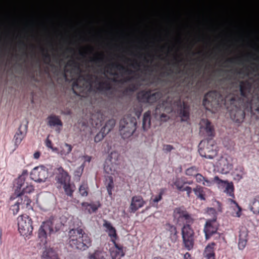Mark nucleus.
I'll return each instance as SVG.
<instances>
[{"mask_svg": "<svg viewBox=\"0 0 259 259\" xmlns=\"http://www.w3.org/2000/svg\"><path fill=\"white\" fill-rule=\"evenodd\" d=\"M238 90L239 94L245 101L239 100L235 102L234 99L231 100V104H234L230 111L231 118L234 122L242 123L245 118L246 112H251L255 96L252 94V84L248 80H239Z\"/></svg>", "mask_w": 259, "mask_h": 259, "instance_id": "obj_1", "label": "nucleus"}, {"mask_svg": "<svg viewBox=\"0 0 259 259\" xmlns=\"http://www.w3.org/2000/svg\"><path fill=\"white\" fill-rule=\"evenodd\" d=\"M170 88V91L174 92L179 98H180L182 96L190 91L194 81L192 76H178L174 78ZM177 106L180 116L186 119L189 118L190 106L188 103L184 101L182 102L181 99H179Z\"/></svg>", "mask_w": 259, "mask_h": 259, "instance_id": "obj_2", "label": "nucleus"}, {"mask_svg": "<svg viewBox=\"0 0 259 259\" xmlns=\"http://www.w3.org/2000/svg\"><path fill=\"white\" fill-rule=\"evenodd\" d=\"M68 236V245L73 249L84 251L92 245L91 237L81 228L70 229Z\"/></svg>", "mask_w": 259, "mask_h": 259, "instance_id": "obj_3", "label": "nucleus"}, {"mask_svg": "<svg viewBox=\"0 0 259 259\" xmlns=\"http://www.w3.org/2000/svg\"><path fill=\"white\" fill-rule=\"evenodd\" d=\"M93 77L95 78L96 84L95 88L99 92L105 93L112 89V85L107 80L98 81V77L91 74H87L85 76L79 75L78 78L73 82V88L75 89L80 88L83 90L87 84L89 83L90 85L93 83Z\"/></svg>", "mask_w": 259, "mask_h": 259, "instance_id": "obj_4", "label": "nucleus"}, {"mask_svg": "<svg viewBox=\"0 0 259 259\" xmlns=\"http://www.w3.org/2000/svg\"><path fill=\"white\" fill-rule=\"evenodd\" d=\"M106 68L107 70L105 72L112 75H117L116 72L112 71L113 69L118 70L122 74L127 75L123 80V81L125 82H131L139 77L135 70L119 63H111L108 64Z\"/></svg>", "mask_w": 259, "mask_h": 259, "instance_id": "obj_5", "label": "nucleus"}, {"mask_svg": "<svg viewBox=\"0 0 259 259\" xmlns=\"http://www.w3.org/2000/svg\"><path fill=\"white\" fill-rule=\"evenodd\" d=\"M137 119L132 115H126L120 120L119 132L122 138L127 139L133 135L136 129Z\"/></svg>", "mask_w": 259, "mask_h": 259, "instance_id": "obj_6", "label": "nucleus"}, {"mask_svg": "<svg viewBox=\"0 0 259 259\" xmlns=\"http://www.w3.org/2000/svg\"><path fill=\"white\" fill-rule=\"evenodd\" d=\"M174 221L180 226H191L194 222V219L184 207H176L174 210Z\"/></svg>", "mask_w": 259, "mask_h": 259, "instance_id": "obj_7", "label": "nucleus"}, {"mask_svg": "<svg viewBox=\"0 0 259 259\" xmlns=\"http://www.w3.org/2000/svg\"><path fill=\"white\" fill-rule=\"evenodd\" d=\"M55 221L56 220L53 218H50L44 222L38 230V236L44 244L47 243V235L54 233L59 229L56 225L54 226Z\"/></svg>", "mask_w": 259, "mask_h": 259, "instance_id": "obj_8", "label": "nucleus"}, {"mask_svg": "<svg viewBox=\"0 0 259 259\" xmlns=\"http://www.w3.org/2000/svg\"><path fill=\"white\" fill-rule=\"evenodd\" d=\"M162 95V93L159 91L143 90L138 93L137 99L141 103L152 105L157 102L161 98Z\"/></svg>", "mask_w": 259, "mask_h": 259, "instance_id": "obj_9", "label": "nucleus"}, {"mask_svg": "<svg viewBox=\"0 0 259 259\" xmlns=\"http://www.w3.org/2000/svg\"><path fill=\"white\" fill-rule=\"evenodd\" d=\"M223 100L221 94L216 91H211L206 93L204 97L202 104L207 110L216 108Z\"/></svg>", "mask_w": 259, "mask_h": 259, "instance_id": "obj_10", "label": "nucleus"}, {"mask_svg": "<svg viewBox=\"0 0 259 259\" xmlns=\"http://www.w3.org/2000/svg\"><path fill=\"white\" fill-rule=\"evenodd\" d=\"M182 237L184 247L188 250H192L194 245V231L191 226L186 225L182 227Z\"/></svg>", "mask_w": 259, "mask_h": 259, "instance_id": "obj_11", "label": "nucleus"}, {"mask_svg": "<svg viewBox=\"0 0 259 259\" xmlns=\"http://www.w3.org/2000/svg\"><path fill=\"white\" fill-rule=\"evenodd\" d=\"M18 230L21 235L27 236L33 231L32 221L26 214H22L17 218Z\"/></svg>", "mask_w": 259, "mask_h": 259, "instance_id": "obj_12", "label": "nucleus"}, {"mask_svg": "<svg viewBox=\"0 0 259 259\" xmlns=\"http://www.w3.org/2000/svg\"><path fill=\"white\" fill-rule=\"evenodd\" d=\"M210 140H202L199 145L198 152L201 156L207 159H213L217 155L214 146Z\"/></svg>", "mask_w": 259, "mask_h": 259, "instance_id": "obj_13", "label": "nucleus"}, {"mask_svg": "<svg viewBox=\"0 0 259 259\" xmlns=\"http://www.w3.org/2000/svg\"><path fill=\"white\" fill-rule=\"evenodd\" d=\"M15 187V195H19L20 194L25 195V193H30L34 190L33 185L25 182L24 176L23 175L20 176L16 180Z\"/></svg>", "mask_w": 259, "mask_h": 259, "instance_id": "obj_14", "label": "nucleus"}, {"mask_svg": "<svg viewBox=\"0 0 259 259\" xmlns=\"http://www.w3.org/2000/svg\"><path fill=\"white\" fill-rule=\"evenodd\" d=\"M48 177V170L44 166L34 167L30 173L31 178L35 182H45Z\"/></svg>", "mask_w": 259, "mask_h": 259, "instance_id": "obj_15", "label": "nucleus"}, {"mask_svg": "<svg viewBox=\"0 0 259 259\" xmlns=\"http://www.w3.org/2000/svg\"><path fill=\"white\" fill-rule=\"evenodd\" d=\"M213 181L217 184L219 189L225 188L224 190L225 193L233 198L234 197V187L232 182H229L228 181L222 180L217 176L214 177Z\"/></svg>", "mask_w": 259, "mask_h": 259, "instance_id": "obj_16", "label": "nucleus"}, {"mask_svg": "<svg viewBox=\"0 0 259 259\" xmlns=\"http://www.w3.org/2000/svg\"><path fill=\"white\" fill-rule=\"evenodd\" d=\"M213 181L217 184L219 189L225 188L224 190L225 193L233 198L234 197V187L232 182H229L228 181L222 180L217 176L214 177Z\"/></svg>", "mask_w": 259, "mask_h": 259, "instance_id": "obj_17", "label": "nucleus"}, {"mask_svg": "<svg viewBox=\"0 0 259 259\" xmlns=\"http://www.w3.org/2000/svg\"><path fill=\"white\" fill-rule=\"evenodd\" d=\"M117 154L112 152L106 159L104 163V169L106 173L114 175L117 168L118 163L115 159Z\"/></svg>", "mask_w": 259, "mask_h": 259, "instance_id": "obj_18", "label": "nucleus"}, {"mask_svg": "<svg viewBox=\"0 0 259 259\" xmlns=\"http://www.w3.org/2000/svg\"><path fill=\"white\" fill-rule=\"evenodd\" d=\"M218 224L216 219L207 220L204 227V232L206 240L209 239L213 234L217 232Z\"/></svg>", "mask_w": 259, "mask_h": 259, "instance_id": "obj_19", "label": "nucleus"}, {"mask_svg": "<svg viewBox=\"0 0 259 259\" xmlns=\"http://www.w3.org/2000/svg\"><path fill=\"white\" fill-rule=\"evenodd\" d=\"M145 204L146 201L141 195L134 196L131 199L129 211L131 213H135L139 209L143 207Z\"/></svg>", "mask_w": 259, "mask_h": 259, "instance_id": "obj_20", "label": "nucleus"}, {"mask_svg": "<svg viewBox=\"0 0 259 259\" xmlns=\"http://www.w3.org/2000/svg\"><path fill=\"white\" fill-rule=\"evenodd\" d=\"M56 177L55 179L57 183L61 185L69 182L70 177L68 173L65 171L62 167L60 166L55 169Z\"/></svg>", "mask_w": 259, "mask_h": 259, "instance_id": "obj_21", "label": "nucleus"}, {"mask_svg": "<svg viewBox=\"0 0 259 259\" xmlns=\"http://www.w3.org/2000/svg\"><path fill=\"white\" fill-rule=\"evenodd\" d=\"M103 227L105 228V231L108 233L111 241L113 243H115V240L118 238L115 228L112 225L110 222L106 220H103Z\"/></svg>", "mask_w": 259, "mask_h": 259, "instance_id": "obj_22", "label": "nucleus"}, {"mask_svg": "<svg viewBox=\"0 0 259 259\" xmlns=\"http://www.w3.org/2000/svg\"><path fill=\"white\" fill-rule=\"evenodd\" d=\"M248 232L246 228H242L239 231L238 248L243 250L246 246L248 241Z\"/></svg>", "mask_w": 259, "mask_h": 259, "instance_id": "obj_23", "label": "nucleus"}, {"mask_svg": "<svg viewBox=\"0 0 259 259\" xmlns=\"http://www.w3.org/2000/svg\"><path fill=\"white\" fill-rule=\"evenodd\" d=\"M81 206L85 212L89 214H92L98 210L101 206V203L99 201L93 203L83 202L81 203Z\"/></svg>", "mask_w": 259, "mask_h": 259, "instance_id": "obj_24", "label": "nucleus"}, {"mask_svg": "<svg viewBox=\"0 0 259 259\" xmlns=\"http://www.w3.org/2000/svg\"><path fill=\"white\" fill-rule=\"evenodd\" d=\"M18 197V204H19L22 208H32L30 203L31 200L27 195L23 194H20L19 195H16Z\"/></svg>", "mask_w": 259, "mask_h": 259, "instance_id": "obj_25", "label": "nucleus"}, {"mask_svg": "<svg viewBox=\"0 0 259 259\" xmlns=\"http://www.w3.org/2000/svg\"><path fill=\"white\" fill-rule=\"evenodd\" d=\"M115 247L111 250L110 254L112 259H120L122 256H124L122 246L118 244L115 242L113 243Z\"/></svg>", "mask_w": 259, "mask_h": 259, "instance_id": "obj_26", "label": "nucleus"}, {"mask_svg": "<svg viewBox=\"0 0 259 259\" xmlns=\"http://www.w3.org/2000/svg\"><path fill=\"white\" fill-rule=\"evenodd\" d=\"M214 242L209 243L205 247L203 255L206 259H215Z\"/></svg>", "mask_w": 259, "mask_h": 259, "instance_id": "obj_27", "label": "nucleus"}, {"mask_svg": "<svg viewBox=\"0 0 259 259\" xmlns=\"http://www.w3.org/2000/svg\"><path fill=\"white\" fill-rule=\"evenodd\" d=\"M203 121L205 123V126H201V130H202V129H204L205 132L206 136L211 137H214V130L213 125H211V122L207 119L203 120Z\"/></svg>", "mask_w": 259, "mask_h": 259, "instance_id": "obj_28", "label": "nucleus"}, {"mask_svg": "<svg viewBox=\"0 0 259 259\" xmlns=\"http://www.w3.org/2000/svg\"><path fill=\"white\" fill-rule=\"evenodd\" d=\"M166 230L169 233V238L172 242H176L178 239V232L176 227L170 224L165 225Z\"/></svg>", "mask_w": 259, "mask_h": 259, "instance_id": "obj_29", "label": "nucleus"}, {"mask_svg": "<svg viewBox=\"0 0 259 259\" xmlns=\"http://www.w3.org/2000/svg\"><path fill=\"white\" fill-rule=\"evenodd\" d=\"M21 125L20 126L18 131L16 132L14 137L15 145L16 147H18L20 144L23 139L26 136V133L22 132L21 130Z\"/></svg>", "mask_w": 259, "mask_h": 259, "instance_id": "obj_30", "label": "nucleus"}, {"mask_svg": "<svg viewBox=\"0 0 259 259\" xmlns=\"http://www.w3.org/2000/svg\"><path fill=\"white\" fill-rule=\"evenodd\" d=\"M48 125L50 126H55L57 125L62 126L63 125L62 122L58 116L51 115L48 117Z\"/></svg>", "mask_w": 259, "mask_h": 259, "instance_id": "obj_31", "label": "nucleus"}, {"mask_svg": "<svg viewBox=\"0 0 259 259\" xmlns=\"http://www.w3.org/2000/svg\"><path fill=\"white\" fill-rule=\"evenodd\" d=\"M204 189H207L200 185H197L196 187L193 189L197 197L201 200H205V194L204 191Z\"/></svg>", "mask_w": 259, "mask_h": 259, "instance_id": "obj_32", "label": "nucleus"}, {"mask_svg": "<svg viewBox=\"0 0 259 259\" xmlns=\"http://www.w3.org/2000/svg\"><path fill=\"white\" fill-rule=\"evenodd\" d=\"M42 259H59V257L52 248H48L44 251Z\"/></svg>", "mask_w": 259, "mask_h": 259, "instance_id": "obj_33", "label": "nucleus"}, {"mask_svg": "<svg viewBox=\"0 0 259 259\" xmlns=\"http://www.w3.org/2000/svg\"><path fill=\"white\" fill-rule=\"evenodd\" d=\"M151 125V112L147 111L144 114L142 122V127L144 130L146 131Z\"/></svg>", "mask_w": 259, "mask_h": 259, "instance_id": "obj_34", "label": "nucleus"}, {"mask_svg": "<svg viewBox=\"0 0 259 259\" xmlns=\"http://www.w3.org/2000/svg\"><path fill=\"white\" fill-rule=\"evenodd\" d=\"M250 210L254 214H259V195L256 196L253 198L250 205Z\"/></svg>", "mask_w": 259, "mask_h": 259, "instance_id": "obj_35", "label": "nucleus"}, {"mask_svg": "<svg viewBox=\"0 0 259 259\" xmlns=\"http://www.w3.org/2000/svg\"><path fill=\"white\" fill-rule=\"evenodd\" d=\"M63 185V188L67 196L72 197L73 196V193L75 190L74 185L70 184L69 182H67L65 184H62Z\"/></svg>", "mask_w": 259, "mask_h": 259, "instance_id": "obj_36", "label": "nucleus"}, {"mask_svg": "<svg viewBox=\"0 0 259 259\" xmlns=\"http://www.w3.org/2000/svg\"><path fill=\"white\" fill-rule=\"evenodd\" d=\"M115 124V120L114 119H109L102 128V131H105L107 134L109 133L114 127Z\"/></svg>", "mask_w": 259, "mask_h": 259, "instance_id": "obj_37", "label": "nucleus"}, {"mask_svg": "<svg viewBox=\"0 0 259 259\" xmlns=\"http://www.w3.org/2000/svg\"><path fill=\"white\" fill-rule=\"evenodd\" d=\"M174 185L178 190L181 192L185 187V181L182 178H177L174 182Z\"/></svg>", "mask_w": 259, "mask_h": 259, "instance_id": "obj_38", "label": "nucleus"}, {"mask_svg": "<svg viewBox=\"0 0 259 259\" xmlns=\"http://www.w3.org/2000/svg\"><path fill=\"white\" fill-rule=\"evenodd\" d=\"M106 181L108 182L106 185L108 193L110 196H111L112 194V190L114 188L113 178L112 176H108L106 178Z\"/></svg>", "mask_w": 259, "mask_h": 259, "instance_id": "obj_39", "label": "nucleus"}, {"mask_svg": "<svg viewBox=\"0 0 259 259\" xmlns=\"http://www.w3.org/2000/svg\"><path fill=\"white\" fill-rule=\"evenodd\" d=\"M105 253L100 250H95V252L91 254L89 259H105Z\"/></svg>", "mask_w": 259, "mask_h": 259, "instance_id": "obj_40", "label": "nucleus"}, {"mask_svg": "<svg viewBox=\"0 0 259 259\" xmlns=\"http://www.w3.org/2000/svg\"><path fill=\"white\" fill-rule=\"evenodd\" d=\"M198 172V168L193 166L187 168L185 170V175L190 177H194Z\"/></svg>", "mask_w": 259, "mask_h": 259, "instance_id": "obj_41", "label": "nucleus"}, {"mask_svg": "<svg viewBox=\"0 0 259 259\" xmlns=\"http://www.w3.org/2000/svg\"><path fill=\"white\" fill-rule=\"evenodd\" d=\"M72 147L71 145L65 143L62 147L61 154L66 156L68 155L72 151Z\"/></svg>", "mask_w": 259, "mask_h": 259, "instance_id": "obj_42", "label": "nucleus"}, {"mask_svg": "<svg viewBox=\"0 0 259 259\" xmlns=\"http://www.w3.org/2000/svg\"><path fill=\"white\" fill-rule=\"evenodd\" d=\"M166 191L165 188H161L159 190V194L156 196L153 199L151 198L152 203L153 205H154L155 203H157L162 199V196Z\"/></svg>", "mask_w": 259, "mask_h": 259, "instance_id": "obj_43", "label": "nucleus"}, {"mask_svg": "<svg viewBox=\"0 0 259 259\" xmlns=\"http://www.w3.org/2000/svg\"><path fill=\"white\" fill-rule=\"evenodd\" d=\"M89 187L87 183L82 184L79 188V193L81 196L86 197L88 195Z\"/></svg>", "mask_w": 259, "mask_h": 259, "instance_id": "obj_44", "label": "nucleus"}, {"mask_svg": "<svg viewBox=\"0 0 259 259\" xmlns=\"http://www.w3.org/2000/svg\"><path fill=\"white\" fill-rule=\"evenodd\" d=\"M96 117L97 118V121H95L96 125L97 126L101 125L103 124V122L104 121L103 114L100 112L97 113L96 114L93 115L91 119L92 120H94V118Z\"/></svg>", "mask_w": 259, "mask_h": 259, "instance_id": "obj_45", "label": "nucleus"}, {"mask_svg": "<svg viewBox=\"0 0 259 259\" xmlns=\"http://www.w3.org/2000/svg\"><path fill=\"white\" fill-rule=\"evenodd\" d=\"M90 61L94 63L97 65L99 66L100 64L101 63H103L104 62L103 55L102 54L100 55V56L95 57L92 58L90 60Z\"/></svg>", "mask_w": 259, "mask_h": 259, "instance_id": "obj_46", "label": "nucleus"}, {"mask_svg": "<svg viewBox=\"0 0 259 259\" xmlns=\"http://www.w3.org/2000/svg\"><path fill=\"white\" fill-rule=\"evenodd\" d=\"M107 134V133H106L105 131H102V128H101V131L99 133H98L95 137L94 141L96 143L99 142L100 141L103 139V138Z\"/></svg>", "mask_w": 259, "mask_h": 259, "instance_id": "obj_47", "label": "nucleus"}, {"mask_svg": "<svg viewBox=\"0 0 259 259\" xmlns=\"http://www.w3.org/2000/svg\"><path fill=\"white\" fill-rule=\"evenodd\" d=\"M84 166L82 165L79 167H78L74 171V177L76 179L79 180L80 177L82 175L83 170Z\"/></svg>", "mask_w": 259, "mask_h": 259, "instance_id": "obj_48", "label": "nucleus"}, {"mask_svg": "<svg viewBox=\"0 0 259 259\" xmlns=\"http://www.w3.org/2000/svg\"><path fill=\"white\" fill-rule=\"evenodd\" d=\"M66 66H70L73 67L77 70H80V67L78 63L74 60H69L66 64Z\"/></svg>", "mask_w": 259, "mask_h": 259, "instance_id": "obj_49", "label": "nucleus"}, {"mask_svg": "<svg viewBox=\"0 0 259 259\" xmlns=\"http://www.w3.org/2000/svg\"><path fill=\"white\" fill-rule=\"evenodd\" d=\"M42 57H43L44 61L46 64H49L52 67H55L53 64H50L51 56L49 53H46L45 54H43Z\"/></svg>", "mask_w": 259, "mask_h": 259, "instance_id": "obj_50", "label": "nucleus"}, {"mask_svg": "<svg viewBox=\"0 0 259 259\" xmlns=\"http://www.w3.org/2000/svg\"><path fill=\"white\" fill-rule=\"evenodd\" d=\"M241 58H228L225 60L224 62V63H237L238 64H242L241 62Z\"/></svg>", "mask_w": 259, "mask_h": 259, "instance_id": "obj_51", "label": "nucleus"}, {"mask_svg": "<svg viewBox=\"0 0 259 259\" xmlns=\"http://www.w3.org/2000/svg\"><path fill=\"white\" fill-rule=\"evenodd\" d=\"M20 206H21L19 204H18L17 201L14 205H12L11 209L13 211V213L14 215L17 214L18 212H19L20 209Z\"/></svg>", "mask_w": 259, "mask_h": 259, "instance_id": "obj_52", "label": "nucleus"}, {"mask_svg": "<svg viewBox=\"0 0 259 259\" xmlns=\"http://www.w3.org/2000/svg\"><path fill=\"white\" fill-rule=\"evenodd\" d=\"M194 177L196 179V182L198 183H202L205 178L201 174L198 173V172Z\"/></svg>", "mask_w": 259, "mask_h": 259, "instance_id": "obj_53", "label": "nucleus"}, {"mask_svg": "<svg viewBox=\"0 0 259 259\" xmlns=\"http://www.w3.org/2000/svg\"><path fill=\"white\" fill-rule=\"evenodd\" d=\"M173 149H174V147L171 145L166 144L163 145V150L164 152H170Z\"/></svg>", "mask_w": 259, "mask_h": 259, "instance_id": "obj_54", "label": "nucleus"}, {"mask_svg": "<svg viewBox=\"0 0 259 259\" xmlns=\"http://www.w3.org/2000/svg\"><path fill=\"white\" fill-rule=\"evenodd\" d=\"M193 191V189L190 186H186L183 189L182 192L186 191L187 193V196L188 197H190L191 194Z\"/></svg>", "mask_w": 259, "mask_h": 259, "instance_id": "obj_55", "label": "nucleus"}, {"mask_svg": "<svg viewBox=\"0 0 259 259\" xmlns=\"http://www.w3.org/2000/svg\"><path fill=\"white\" fill-rule=\"evenodd\" d=\"M138 88V85L134 83H130L128 86V90L132 92L136 91Z\"/></svg>", "mask_w": 259, "mask_h": 259, "instance_id": "obj_56", "label": "nucleus"}, {"mask_svg": "<svg viewBox=\"0 0 259 259\" xmlns=\"http://www.w3.org/2000/svg\"><path fill=\"white\" fill-rule=\"evenodd\" d=\"M134 69L139 68L141 65V63L136 60H133L132 63L130 65Z\"/></svg>", "mask_w": 259, "mask_h": 259, "instance_id": "obj_57", "label": "nucleus"}, {"mask_svg": "<svg viewBox=\"0 0 259 259\" xmlns=\"http://www.w3.org/2000/svg\"><path fill=\"white\" fill-rule=\"evenodd\" d=\"M45 145L46 146L49 148H50L51 149H52L53 150H54V149H53V144H52V142L51 141V140H50L49 139V138L48 137L47 138V139L46 140V141H45Z\"/></svg>", "mask_w": 259, "mask_h": 259, "instance_id": "obj_58", "label": "nucleus"}, {"mask_svg": "<svg viewBox=\"0 0 259 259\" xmlns=\"http://www.w3.org/2000/svg\"><path fill=\"white\" fill-rule=\"evenodd\" d=\"M202 184L204 186H206L207 187H210L212 185V182L207 179L206 178H205V180L203 182Z\"/></svg>", "mask_w": 259, "mask_h": 259, "instance_id": "obj_59", "label": "nucleus"}, {"mask_svg": "<svg viewBox=\"0 0 259 259\" xmlns=\"http://www.w3.org/2000/svg\"><path fill=\"white\" fill-rule=\"evenodd\" d=\"M234 73H236L237 74H244L246 75H248L249 74L248 72L245 73L244 71L242 69H236L234 70Z\"/></svg>", "mask_w": 259, "mask_h": 259, "instance_id": "obj_60", "label": "nucleus"}, {"mask_svg": "<svg viewBox=\"0 0 259 259\" xmlns=\"http://www.w3.org/2000/svg\"><path fill=\"white\" fill-rule=\"evenodd\" d=\"M231 169V165L227 164L226 167L222 168V172L223 173L226 174L229 172V171Z\"/></svg>", "mask_w": 259, "mask_h": 259, "instance_id": "obj_61", "label": "nucleus"}, {"mask_svg": "<svg viewBox=\"0 0 259 259\" xmlns=\"http://www.w3.org/2000/svg\"><path fill=\"white\" fill-rule=\"evenodd\" d=\"M172 73H173V70L171 68H169L168 69V72H162L160 73V75L161 76H164L165 74L166 76H170V74Z\"/></svg>", "mask_w": 259, "mask_h": 259, "instance_id": "obj_62", "label": "nucleus"}, {"mask_svg": "<svg viewBox=\"0 0 259 259\" xmlns=\"http://www.w3.org/2000/svg\"><path fill=\"white\" fill-rule=\"evenodd\" d=\"M134 110H135V116L139 118L140 117V116L141 115V112L142 111V109H139L138 110H136L135 108Z\"/></svg>", "mask_w": 259, "mask_h": 259, "instance_id": "obj_63", "label": "nucleus"}, {"mask_svg": "<svg viewBox=\"0 0 259 259\" xmlns=\"http://www.w3.org/2000/svg\"><path fill=\"white\" fill-rule=\"evenodd\" d=\"M183 259H192V257L189 252H186L184 255Z\"/></svg>", "mask_w": 259, "mask_h": 259, "instance_id": "obj_64", "label": "nucleus"}]
</instances>
